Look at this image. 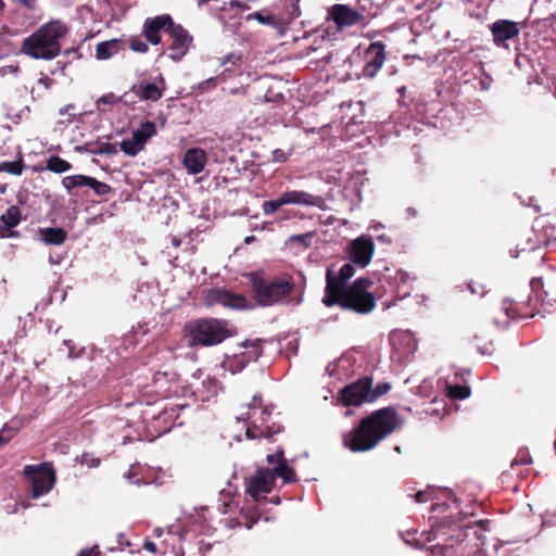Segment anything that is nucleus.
<instances>
[{"mask_svg":"<svg viewBox=\"0 0 556 556\" xmlns=\"http://www.w3.org/2000/svg\"><path fill=\"white\" fill-rule=\"evenodd\" d=\"M354 275L352 264H344L339 273L331 268L326 271V288L323 303L327 306L338 305L357 314L366 315L376 307V299L368 289L372 282L366 278H357L350 287L346 281Z\"/></svg>","mask_w":556,"mask_h":556,"instance_id":"obj_1","label":"nucleus"},{"mask_svg":"<svg viewBox=\"0 0 556 556\" xmlns=\"http://www.w3.org/2000/svg\"><path fill=\"white\" fill-rule=\"evenodd\" d=\"M400 425L396 412L391 407L381 408L362 419L359 425L343 434V445L354 453L375 448Z\"/></svg>","mask_w":556,"mask_h":556,"instance_id":"obj_2","label":"nucleus"},{"mask_svg":"<svg viewBox=\"0 0 556 556\" xmlns=\"http://www.w3.org/2000/svg\"><path fill=\"white\" fill-rule=\"evenodd\" d=\"M68 31L67 26L59 21H51L41 25L31 35L24 38L21 51L35 60H53L62 49L61 38Z\"/></svg>","mask_w":556,"mask_h":556,"instance_id":"obj_3","label":"nucleus"},{"mask_svg":"<svg viewBox=\"0 0 556 556\" xmlns=\"http://www.w3.org/2000/svg\"><path fill=\"white\" fill-rule=\"evenodd\" d=\"M273 407L262 406V400L254 395L251 403L247 405V410L241 413L237 419L245 424V434L248 439L269 438L281 430L280 425L271 419Z\"/></svg>","mask_w":556,"mask_h":556,"instance_id":"obj_4","label":"nucleus"},{"mask_svg":"<svg viewBox=\"0 0 556 556\" xmlns=\"http://www.w3.org/2000/svg\"><path fill=\"white\" fill-rule=\"evenodd\" d=\"M190 346H212L233 334L229 321L218 318H201L187 326Z\"/></svg>","mask_w":556,"mask_h":556,"instance_id":"obj_5","label":"nucleus"},{"mask_svg":"<svg viewBox=\"0 0 556 556\" xmlns=\"http://www.w3.org/2000/svg\"><path fill=\"white\" fill-rule=\"evenodd\" d=\"M294 283L290 278L281 277L273 280L254 279L252 290L257 303L271 306L281 303L293 291Z\"/></svg>","mask_w":556,"mask_h":556,"instance_id":"obj_6","label":"nucleus"},{"mask_svg":"<svg viewBox=\"0 0 556 556\" xmlns=\"http://www.w3.org/2000/svg\"><path fill=\"white\" fill-rule=\"evenodd\" d=\"M23 472L33 483L34 498H38L52 490L55 482V472L51 464L42 463L38 466L26 465Z\"/></svg>","mask_w":556,"mask_h":556,"instance_id":"obj_7","label":"nucleus"},{"mask_svg":"<svg viewBox=\"0 0 556 556\" xmlns=\"http://www.w3.org/2000/svg\"><path fill=\"white\" fill-rule=\"evenodd\" d=\"M372 380L368 377L345 386L339 394L338 400L344 406H359L364 403L375 402L371 394Z\"/></svg>","mask_w":556,"mask_h":556,"instance_id":"obj_8","label":"nucleus"},{"mask_svg":"<svg viewBox=\"0 0 556 556\" xmlns=\"http://www.w3.org/2000/svg\"><path fill=\"white\" fill-rule=\"evenodd\" d=\"M204 300L208 306L222 305L232 309H248L253 307L244 295L232 293L220 288L208 290L204 295Z\"/></svg>","mask_w":556,"mask_h":556,"instance_id":"obj_9","label":"nucleus"},{"mask_svg":"<svg viewBox=\"0 0 556 556\" xmlns=\"http://www.w3.org/2000/svg\"><path fill=\"white\" fill-rule=\"evenodd\" d=\"M274 484V476L269 468H258L247 481V493L255 501H260L271 491Z\"/></svg>","mask_w":556,"mask_h":556,"instance_id":"obj_10","label":"nucleus"},{"mask_svg":"<svg viewBox=\"0 0 556 556\" xmlns=\"http://www.w3.org/2000/svg\"><path fill=\"white\" fill-rule=\"evenodd\" d=\"M374 252L375 244L368 236H361L350 243V260L353 264L361 267H366L370 263Z\"/></svg>","mask_w":556,"mask_h":556,"instance_id":"obj_11","label":"nucleus"},{"mask_svg":"<svg viewBox=\"0 0 556 556\" xmlns=\"http://www.w3.org/2000/svg\"><path fill=\"white\" fill-rule=\"evenodd\" d=\"M167 33L174 39L169 48V56L170 59L178 61L188 52L192 38L181 25L175 24L173 20Z\"/></svg>","mask_w":556,"mask_h":556,"instance_id":"obj_12","label":"nucleus"},{"mask_svg":"<svg viewBox=\"0 0 556 556\" xmlns=\"http://www.w3.org/2000/svg\"><path fill=\"white\" fill-rule=\"evenodd\" d=\"M390 342L399 357H406L417 350V341L409 330H394L390 333Z\"/></svg>","mask_w":556,"mask_h":556,"instance_id":"obj_13","label":"nucleus"},{"mask_svg":"<svg viewBox=\"0 0 556 556\" xmlns=\"http://www.w3.org/2000/svg\"><path fill=\"white\" fill-rule=\"evenodd\" d=\"M493 41L497 47L506 46V41L519 35L518 23L509 20H497L490 26Z\"/></svg>","mask_w":556,"mask_h":556,"instance_id":"obj_14","label":"nucleus"},{"mask_svg":"<svg viewBox=\"0 0 556 556\" xmlns=\"http://www.w3.org/2000/svg\"><path fill=\"white\" fill-rule=\"evenodd\" d=\"M165 90V79L162 75H159L153 83H140L131 88L134 92L142 101H159Z\"/></svg>","mask_w":556,"mask_h":556,"instance_id":"obj_15","label":"nucleus"},{"mask_svg":"<svg viewBox=\"0 0 556 556\" xmlns=\"http://www.w3.org/2000/svg\"><path fill=\"white\" fill-rule=\"evenodd\" d=\"M172 16L168 14H162L153 18H147L142 29L146 39L151 45H159L161 42L160 30L164 29L167 31L169 25H172Z\"/></svg>","mask_w":556,"mask_h":556,"instance_id":"obj_16","label":"nucleus"},{"mask_svg":"<svg viewBox=\"0 0 556 556\" xmlns=\"http://www.w3.org/2000/svg\"><path fill=\"white\" fill-rule=\"evenodd\" d=\"M286 205L315 206L325 208V200L320 195H315L304 190H287L282 193Z\"/></svg>","mask_w":556,"mask_h":556,"instance_id":"obj_17","label":"nucleus"},{"mask_svg":"<svg viewBox=\"0 0 556 556\" xmlns=\"http://www.w3.org/2000/svg\"><path fill=\"white\" fill-rule=\"evenodd\" d=\"M367 62L364 66V75L374 77L382 67L386 60L384 47L380 42H374L366 51Z\"/></svg>","mask_w":556,"mask_h":556,"instance_id":"obj_18","label":"nucleus"},{"mask_svg":"<svg viewBox=\"0 0 556 556\" xmlns=\"http://www.w3.org/2000/svg\"><path fill=\"white\" fill-rule=\"evenodd\" d=\"M331 16L339 27H350L361 23L363 14L345 4H334L331 9Z\"/></svg>","mask_w":556,"mask_h":556,"instance_id":"obj_19","label":"nucleus"},{"mask_svg":"<svg viewBox=\"0 0 556 556\" xmlns=\"http://www.w3.org/2000/svg\"><path fill=\"white\" fill-rule=\"evenodd\" d=\"M207 163V155L203 149L191 148L185 152L182 164L188 174L197 175L203 172Z\"/></svg>","mask_w":556,"mask_h":556,"instance_id":"obj_20","label":"nucleus"},{"mask_svg":"<svg viewBox=\"0 0 556 556\" xmlns=\"http://www.w3.org/2000/svg\"><path fill=\"white\" fill-rule=\"evenodd\" d=\"M39 240L47 245H61L67 238V232L59 227H45L38 229Z\"/></svg>","mask_w":556,"mask_h":556,"instance_id":"obj_21","label":"nucleus"},{"mask_svg":"<svg viewBox=\"0 0 556 556\" xmlns=\"http://www.w3.org/2000/svg\"><path fill=\"white\" fill-rule=\"evenodd\" d=\"M123 48V42L119 39H111L99 42L96 46V58L98 60H108L117 54Z\"/></svg>","mask_w":556,"mask_h":556,"instance_id":"obj_22","label":"nucleus"},{"mask_svg":"<svg viewBox=\"0 0 556 556\" xmlns=\"http://www.w3.org/2000/svg\"><path fill=\"white\" fill-rule=\"evenodd\" d=\"M75 150L77 152H88L90 154H97V155H115L117 154L118 150L115 144H112L110 142H101L97 144H85V146H77L75 147Z\"/></svg>","mask_w":556,"mask_h":556,"instance_id":"obj_23","label":"nucleus"},{"mask_svg":"<svg viewBox=\"0 0 556 556\" xmlns=\"http://www.w3.org/2000/svg\"><path fill=\"white\" fill-rule=\"evenodd\" d=\"M89 181H90V176L72 175V176H66L62 179V186L66 189L68 194L74 195V194H76V192H75L76 189L88 187Z\"/></svg>","mask_w":556,"mask_h":556,"instance_id":"obj_24","label":"nucleus"},{"mask_svg":"<svg viewBox=\"0 0 556 556\" xmlns=\"http://www.w3.org/2000/svg\"><path fill=\"white\" fill-rule=\"evenodd\" d=\"M269 471L274 476V481L279 477L285 483H291L295 481L296 476L294 470L286 464V460L280 462L279 466L269 468Z\"/></svg>","mask_w":556,"mask_h":556,"instance_id":"obj_25","label":"nucleus"},{"mask_svg":"<svg viewBox=\"0 0 556 556\" xmlns=\"http://www.w3.org/2000/svg\"><path fill=\"white\" fill-rule=\"evenodd\" d=\"M155 134H156V126L151 121H147V122L142 123L137 129H135L132 131V136L135 138H137L143 146Z\"/></svg>","mask_w":556,"mask_h":556,"instance_id":"obj_26","label":"nucleus"},{"mask_svg":"<svg viewBox=\"0 0 556 556\" xmlns=\"http://www.w3.org/2000/svg\"><path fill=\"white\" fill-rule=\"evenodd\" d=\"M0 220L5 226V231L17 226L21 222V211L17 206H11L4 214L1 215Z\"/></svg>","mask_w":556,"mask_h":556,"instance_id":"obj_27","label":"nucleus"},{"mask_svg":"<svg viewBox=\"0 0 556 556\" xmlns=\"http://www.w3.org/2000/svg\"><path fill=\"white\" fill-rule=\"evenodd\" d=\"M46 168L50 172L62 174L70 170L72 165L60 156L53 155L48 159Z\"/></svg>","mask_w":556,"mask_h":556,"instance_id":"obj_28","label":"nucleus"},{"mask_svg":"<svg viewBox=\"0 0 556 556\" xmlns=\"http://www.w3.org/2000/svg\"><path fill=\"white\" fill-rule=\"evenodd\" d=\"M143 147L144 146L141 144V142L134 136H131L130 139L123 140L121 142V150L129 156L137 155L143 149Z\"/></svg>","mask_w":556,"mask_h":556,"instance_id":"obj_29","label":"nucleus"},{"mask_svg":"<svg viewBox=\"0 0 556 556\" xmlns=\"http://www.w3.org/2000/svg\"><path fill=\"white\" fill-rule=\"evenodd\" d=\"M283 205H286V202L283 195L281 194L277 199L265 201L262 205V208L265 215H273Z\"/></svg>","mask_w":556,"mask_h":556,"instance_id":"obj_30","label":"nucleus"},{"mask_svg":"<svg viewBox=\"0 0 556 556\" xmlns=\"http://www.w3.org/2000/svg\"><path fill=\"white\" fill-rule=\"evenodd\" d=\"M119 101H122L121 97H117L114 93L110 92V93L101 96L96 101V106H97V109L99 111L104 112L105 111V108H104L105 105H114V104L118 103Z\"/></svg>","mask_w":556,"mask_h":556,"instance_id":"obj_31","label":"nucleus"},{"mask_svg":"<svg viewBox=\"0 0 556 556\" xmlns=\"http://www.w3.org/2000/svg\"><path fill=\"white\" fill-rule=\"evenodd\" d=\"M0 172H5L12 175H21L23 172L22 161L3 162L0 164Z\"/></svg>","mask_w":556,"mask_h":556,"instance_id":"obj_32","label":"nucleus"},{"mask_svg":"<svg viewBox=\"0 0 556 556\" xmlns=\"http://www.w3.org/2000/svg\"><path fill=\"white\" fill-rule=\"evenodd\" d=\"M448 394L453 399L465 400L470 395V389L468 387L458 386V384L450 386Z\"/></svg>","mask_w":556,"mask_h":556,"instance_id":"obj_33","label":"nucleus"},{"mask_svg":"<svg viewBox=\"0 0 556 556\" xmlns=\"http://www.w3.org/2000/svg\"><path fill=\"white\" fill-rule=\"evenodd\" d=\"M88 188L92 189L97 195H105L111 191V187L109 185L99 181L93 177H90Z\"/></svg>","mask_w":556,"mask_h":556,"instance_id":"obj_34","label":"nucleus"},{"mask_svg":"<svg viewBox=\"0 0 556 556\" xmlns=\"http://www.w3.org/2000/svg\"><path fill=\"white\" fill-rule=\"evenodd\" d=\"M77 460L88 468H97L100 465V459L91 453L81 454Z\"/></svg>","mask_w":556,"mask_h":556,"instance_id":"obj_35","label":"nucleus"},{"mask_svg":"<svg viewBox=\"0 0 556 556\" xmlns=\"http://www.w3.org/2000/svg\"><path fill=\"white\" fill-rule=\"evenodd\" d=\"M314 236H315V232H313V231H309L306 233H301V235H293L290 237V241L299 242L304 248H308L312 244V239L314 238Z\"/></svg>","mask_w":556,"mask_h":556,"instance_id":"obj_36","label":"nucleus"},{"mask_svg":"<svg viewBox=\"0 0 556 556\" xmlns=\"http://www.w3.org/2000/svg\"><path fill=\"white\" fill-rule=\"evenodd\" d=\"M243 345L245 348H248V346L251 348V351L249 352L248 361H257V358L262 354V350L260 348V340L247 341Z\"/></svg>","mask_w":556,"mask_h":556,"instance_id":"obj_37","label":"nucleus"},{"mask_svg":"<svg viewBox=\"0 0 556 556\" xmlns=\"http://www.w3.org/2000/svg\"><path fill=\"white\" fill-rule=\"evenodd\" d=\"M130 49L135 52L146 53L149 50L148 45L139 37H131L129 40Z\"/></svg>","mask_w":556,"mask_h":556,"instance_id":"obj_38","label":"nucleus"},{"mask_svg":"<svg viewBox=\"0 0 556 556\" xmlns=\"http://www.w3.org/2000/svg\"><path fill=\"white\" fill-rule=\"evenodd\" d=\"M292 154V149L285 151L282 149H276L271 152V161L275 163H285Z\"/></svg>","mask_w":556,"mask_h":556,"instance_id":"obj_39","label":"nucleus"},{"mask_svg":"<svg viewBox=\"0 0 556 556\" xmlns=\"http://www.w3.org/2000/svg\"><path fill=\"white\" fill-rule=\"evenodd\" d=\"M283 460V451L281 448L277 450L276 453L267 456V462L268 464L273 465V467L279 466V463Z\"/></svg>","mask_w":556,"mask_h":556,"instance_id":"obj_40","label":"nucleus"},{"mask_svg":"<svg viewBox=\"0 0 556 556\" xmlns=\"http://www.w3.org/2000/svg\"><path fill=\"white\" fill-rule=\"evenodd\" d=\"M391 387L389 383H379L375 389L371 388V394L375 395V401L381 395L388 393Z\"/></svg>","mask_w":556,"mask_h":556,"instance_id":"obj_41","label":"nucleus"},{"mask_svg":"<svg viewBox=\"0 0 556 556\" xmlns=\"http://www.w3.org/2000/svg\"><path fill=\"white\" fill-rule=\"evenodd\" d=\"M531 463V457L526 453L519 454L511 463V466L515 465H526Z\"/></svg>","mask_w":556,"mask_h":556,"instance_id":"obj_42","label":"nucleus"},{"mask_svg":"<svg viewBox=\"0 0 556 556\" xmlns=\"http://www.w3.org/2000/svg\"><path fill=\"white\" fill-rule=\"evenodd\" d=\"M446 553H447V549L444 546L437 545L430 549L429 556H445Z\"/></svg>","mask_w":556,"mask_h":556,"instance_id":"obj_43","label":"nucleus"},{"mask_svg":"<svg viewBox=\"0 0 556 556\" xmlns=\"http://www.w3.org/2000/svg\"><path fill=\"white\" fill-rule=\"evenodd\" d=\"M143 548L149 552V553H152V554H155L157 552V547L155 545L154 542H152L151 540L149 539H146L144 542H143Z\"/></svg>","mask_w":556,"mask_h":556,"instance_id":"obj_44","label":"nucleus"},{"mask_svg":"<svg viewBox=\"0 0 556 556\" xmlns=\"http://www.w3.org/2000/svg\"><path fill=\"white\" fill-rule=\"evenodd\" d=\"M78 556H100V552L98 549V546H93L88 549H83Z\"/></svg>","mask_w":556,"mask_h":556,"instance_id":"obj_45","label":"nucleus"},{"mask_svg":"<svg viewBox=\"0 0 556 556\" xmlns=\"http://www.w3.org/2000/svg\"><path fill=\"white\" fill-rule=\"evenodd\" d=\"M429 498H430V496L427 491H419L415 494V501L417 503H425V502L429 501Z\"/></svg>","mask_w":556,"mask_h":556,"instance_id":"obj_46","label":"nucleus"},{"mask_svg":"<svg viewBox=\"0 0 556 556\" xmlns=\"http://www.w3.org/2000/svg\"><path fill=\"white\" fill-rule=\"evenodd\" d=\"M205 383H208L210 384V391L212 393H217V389H218V383H217V380L215 379H207V381Z\"/></svg>","mask_w":556,"mask_h":556,"instance_id":"obj_47","label":"nucleus"},{"mask_svg":"<svg viewBox=\"0 0 556 556\" xmlns=\"http://www.w3.org/2000/svg\"><path fill=\"white\" fill-rule=\"evenodd\" d=\"M131 470H132V469H130V470L128 471V473H127V475H125V478H126L130 483L139 484V483H140V480H132Z\"/></svg>","mask_w":556,"mask_h":556,"instance_id":"obj_48","label":"nucleus"},{"mask_svg":"<svg viewBox=\"0 0 556 556\" xmlns=\"http://www.w3.org/2000/svg\"><path fill=\"white\" fill-rule=\"evenodd\" d=\"M240 58L239 56H235L233 54H229L227 55L226 60L223 62V64H226L227 62H232L235 63L236 61H238Z\"/></svg>","mask_w":556,"mask_h":556,"instance_id":"obj_49","label":"nucleus"},{"mask_svg":"<svg viewBox=\"0 0 556 556\" xmlns=\"http://www.w3.org/2000/svg\"><path fill=\"white\" fill-rule=\"evenodd\" d=\"M163 532H164V531H163V529H162V528L156 527V528H154V529H153V535H154L155 538H161V536H162V534H163Z\"/></svg>","mask_w":556,"mask_h":556,"instance_id":"obj_50","label":"nucleus"},{"mask_svg":"<svg viewBox=\"0 0 556 556\" xmlns=\"http://www.w3.org/2000/svg\"><path fill=\"white\" fill-rule=\"evenodd\" d=\"M481 288V291H478V288H475L471 283L469 285V289L472 293H479L480 295H483L484 294V291H483V288Z\"/></svg>","mask_w":556,"mask_h":556,"instance_id":"obj_51","label":"nucleus"},{"mask_svg":"<svg viewBox=\"0 0 556 556\" xmlns=\"http://www.w3.org/2000/svg\"><path fill=\"white\" fill-rule=\"evenodd\" d=\"M252 16H253L254 18L258 20L261 23H265V21H266V20H265V17H263V16L261 15V13H254Z\"/></svg>","mask_w":556,"mask_h":556,"instance_id":"obj_52","label":"nucleus"},{"mask_svg":"<svg viewBox=\"0 0 556 556\" xmlns=\"http://www.w3.org/2000/svg\"><path fill=\"white\" fill-rule=\"evenodd\" d=\"M480 86H481V88H482V89H484V90H488V89L490 88V84H489V83H486V81H484V80H481V81H480Z\"/></svg>","mask_w":556,"mask_h":556,"instance_id":"obj_53","label":"nucleus"},{"mask_svg":"<svg viewBox=\"0 0 556 556\" xmlns=\"http://www.w3.org/2000/svg\"><path fill=\"white\" fill-rule=\"evenodd\" d=\"M507 304H508V301H504V307H503V308L505 309L506 315L509 317V316H510V315H509V307H508V305H507Z\"/></svg>","mask_w":556,"mask_h":556,"instance_id":"obj_54","label":"nucleus"},{"mask_svg":"<svg viewBox=\"0 0 556 556\" xmlns=\"http://www.w3.org/2000/svg\"><path fill=\"white\" fill-rule=\"evenodd\" d=\"M254 239H255V238H254V236H249V237H247V238L244 239V242H245L247 244H249V243L253 242V241H254Z\"/></svg>","mask_w":556,"mask_h":556,"instance_id":"obj_55","label":"nucleus"},{"mask_svg":"<svg viewBox=\"0 0 556 556\" xmlns=\"http://www.w3.org/2000/svg\"><path fill=\"white\" fill-rule=\"evenodd\" d=\"M407 213H408L409 216H415L416 215V211L413 207H408L407 208Z\"/></svg>","mask_w":556,"mask_h":556,"instance_id":"obj_56","label":"nucleus"},{"mask_svg":"<svg viewBox=\"0 0 556 556\" xmlns=\"http://www.w3.org/2000/svg\"><path fill=\"white\" fill-rule=\"evenodd\" d=\"M378 239L381 240V241H388V238H387L386 235L379 236Z\"/></svg>","mask_w":556,"mask_h":556,"instance_id":"obj_57","label":"nucleus"},{"mask_svg":"<svg viewBox=\"0 0 556 556\" xmlns=\"http://www.w3.org/2000/svg\"><path fill=\"white\" fill-rule=\"evenodd\" d=\"M70 108H72V105H68V106H67V108H65V109H61V110H60V114H64V113H66V112H67V110H68Z\"/></svg>","mask_w":556,"mask_h":556,"instance_id":"obj_58","label":"nucleus"},{"mask_svg":"<svg viewBox=\"0 0 556 556\" xmlns=\"http://www.w3.org/2000/svg\"><path fill=\"white\" fill-rule=\"evenodd\" d=\"M4 7H5V4H4L3 0H0V12H2L4 10Z\"/></svg>","mask_w":556,"mask_h":556,"instance_id":"obj_59","label":"nucleus"},{"mask_svg":"<svg viewBox=\"0 0 556 556\" xmlns=\"http://www.w3.org/2000/svg\"><path fill=\"white\" fill-rule=\"evenodd\" d=\"M1 237H11V236H14V232L13 231H10L8 235H4V233H0Z\"/></svg>","mask_w":556,"mask_h":556,"instance_id":"obj_60","label":"nucleus"},{"mask_svg":"<svg viewBox=\"0 0 556 556\" xmlns=\"http://www.w3.org/2000/svg\"><path fill=\"white\" fill-rule=\"evenodd\" d=\"M478 523L481 526H484V525L489 523V520H479Z\"/></svg>","mask_w":556,"mask_h":556,"instance_id":"obj_61","label":"nucleus"},{"mask_svg":"<svg viewBox=\"0 0 556 556\" xmlns=\"http://www.w3.org/2000/svg\"><path fill=\"white\" fill-rule=\"evenodd\" d=\"M5 442V439L3 438V435L0 433V446Z\"/></svg>","mask_w":556,"mask_h":556,"instance_id":"obj_62","label":"nucleus"},{"mask_svg":"<svg viewBox=\"0 0 556 556\" xmlns=\"http://www.w3.org/2000/svg\"><path fill=\"white\" fill-rule=\"evenodd\" d=\"M5 190V187L0 184V192L3 193Z\"/></svg>","mask_w":556,"mask_h":556,"instance_id":"obj_63","label":"nucleus"},{"mask_svg":"<svg viewBox=\"0 0 556 556\" xmlns=\"http://www.w3.org/2000/svg\"><path fill=\"white\" fill-rule=\"evenodd\" d=\"M243 367H244V364H242V363L240 362V366L238 367V369H239V370H241V369H243Z\"/></svg>","mask_w":556,"mask_h":556,"instance_id":"obj_64","label":"nucleus"}]
</instances>
